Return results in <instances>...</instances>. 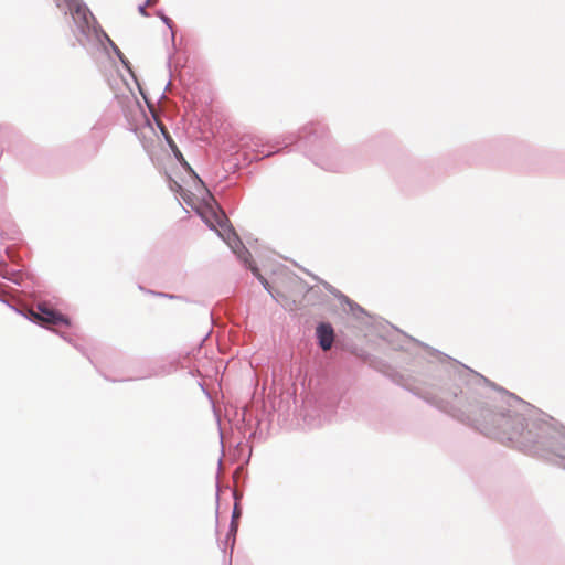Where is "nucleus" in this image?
I'll list each match as a JSON object with an SVG mask.
<instances>
[{"mask_svg": "<svg viewBox=\"0 0 565 565\" xmlns=\"http://www.w3.org/2000/svg\"><path fill=\"white\" fill-rule=\"evenodd\" d=\"M262 282H263L265 286L267 285L266 280H265V279H263V278H262Z\"/></svg>", "mask_w": 565, "mask_h": 565, "instance_id": "9b49d317", "label": "nucleus"}, {"mask_svg": "<svg viewBox=\"0 0 565 565\" xmlns=\"http://www.w3.org/2000/svg\"><path fill=\"white\" fill-rule=\"evenodd\" d=\"M158 125H159V128H160L162 135L164 136L166 140L168 141V137H171V136L169 135L167 128L161 122H159Z\"/></svg>", "mask_w": 565, "mask_h": 565, "instance_id": "0eeeda50", "label": "nucleus"}, {"mask_svg": "<svg viewBox=\"0 0 565 565\" xmlns=\"http://www.w3.org/2000/svg\"><path fill=\"white\" fill-rule=\"evenodd\" d=\"M150 3H151V0H148V4H150Z\"/></svg>", "mask_w": 565, "mask_h": 565, "instance_id": "f8f14e48", "label": "nucleus"}, {"mask_svg": "<svg viewBox=\"0 0 565 565\" xmlns=\"http://www.w3.org/2000/svg\"><path fill=\"white\" fill-rule=\"evenodd\" d=\"M168 145L170 146L174 157L178 159V161L184 167L186 168L188 170H191V167L190 164L188 163V161L184 159L182 152L179 150V148L177 147V145L174 143L173 139L171 137H168Z\"/></svg>", "mask_w": 565, "mask_h": 565, "instance_id": "423d86ee", "label": "nucleus"}, {"mask_svg": "<svg viewBox=\"0 0 565 565\" xmlns=\"http://www.w3.org/2000/svg\"><path fill=\"white\" fill-rule=\"evenodd\" d=\"M317 337L319 340V345L323 351L331 349L334 341V331L329 323H320L317 327Z\"/></svg>", "mask_w": 565, "mask_h": 565, "instance_id": "39448f33", "label": "nucleus"}, {"mask_svg": "<svg viewBox=\"0 0 565 565\" xmlns=\"http://www.w3.org/2000/svg\"><path fill=\"white\" fill-rule=\"evenodd\" d=\"M160 295L163 296V297H170V298L173 297V296H168L167 294H160Z\"/></svg>", "mask_w": 565, "mask_h": 565, "instance_id": "9d476101", "label": "nucleus"}, {"mask_svg": "<svg viewBox=\"0 0 565 565\" xmlns=\"http://www.w3.org/2000/svg\"><path fill=\"white\" fill-rule=\"evenodd\" d=\"M239 515V512L237 511V508L235 507L233 512V519L237 518Z\"/></svg>", "mask_w": 565, "mask_h": 565, "instance_id": "6e6552de", "label": "nucleus"}, {"mask_svg": "<svg viewBox=\"0 0 565 565\" xmlns=\"http://www.w3.org/2000/svg\"><path fill=\"white\" fill-rule=\"evenodd\" d=\"M139 11H140L142 14H145V7H143V6H140V7H139Z\"/></svg>", "mask_w": 565, "mask_h": 565, "instance_id": "1a4fd4ad", "label": "nucleus"}, {"mask_svg": "<svg viewBox=\"0 0 565 565\" xmlns=\"http://www.w3.org/2000/svg\"><path fill=\"white\" fill-rule=\"evenodd\" d=\"M32 315L35 320L42 324H70V321L65 316L53 310L46 303H39L36 306V311H32Z\"/></svg>", "mask_w": 565, "mask_h": 565, "instance_id": "f03ea898", "label": "nucleus"}, {"mask_svg": "<svg viewBox=\"0 0 565 565\" xmlns=\"http://www.w3.org/2000/svg\"><path fill=\"white\" fill-rule=\"evenodd\" d=\"M63 1L70 10L72 18L78 26L81 33H83L84 35H88L93 31H95V25L97 21L85 4H83L79 0Z\"/></svg>", "mask_w": 565, "mask_h": 565, "instance_id": "f257e3e1", "label": "nucleus"}, {"mask_svg": "<svg viewBox=\"0 0 565 565\" xmlns=\"http://www.w3.org/2000/svg\"><path fill=\"white\" fill-rule=\"evenodd\" d=\"M201 214L211 228L216 230L220 235H223L221 231H225L227 228V218L222 211H217L214 207L209 206L206 211Z\"/></svg>", "mask_w": 565, "mask_h": 565, "instance_id": "7ed1b4c3", "label": "nucleus"}, {"mask_svg": "<svg viewBox=\"0 0 565 565\" xmlns=\"http://www.w3.org/2000/svg\"><path fill=\"white\" fill-rule=\"evenodd\" d=\"M509 427H511V431L508 433L509 439L519 440V438L523 435L526 428L525 418L520 414L510 416L504 424V428Z\"/></svg>", "mask_w": 565, "mask_h": 565, "instance_id": "20e7f679", "label": "nucleus"}]
</instances>
